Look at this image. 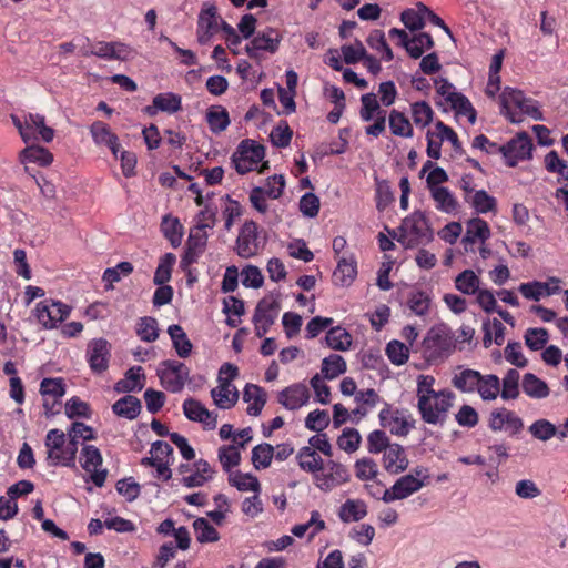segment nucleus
Masks as SVG:
<instances>
[{
	"mask_svg": "<svg viewBox=\"0 0 568 568\" xmlns=\"http://www.w3.org/2000/svg\"><path fill=\"white\" fill-rule=\"evenodd\" d=\"M168 113H175L181 109V97L175 93H160L153 98V105L148 106L149 114H153L152 109Z\"/></svg>",
	"mask_w": 568,
	"mask_h": 568,
	"instance_id": "nucleus-42",
	"label": "nucleus"
},
{
	"mask_svg": "<svg viewBox=\"0 0 568 568\" xmlns=\"http://www.w3.org/2000/svg\"><path fill=\"white\" fill-rule=\"evenodd\" d=\"M367 515L366 503L361 499H347L339 508L338 516L342 521H359Z\"/></svg>",
	"mask_w": 568,
	"mask_h": 568,
	"instance_id": "nucleus-36",
	"label": "nucleus"
},
{
	"mask_svg": "<svg viewBox=\"0 0 568 568\" xmlns=\"http://www.w3.org/2000/svg\"><path fill=\"white\" fill-rule=\"evenodd\" d=\"M274 457V447L271 444L263 443L252 449V464L255 469H265L270 467Z\"/></svg>",
	"mask_w": 568,
	"mask_h": 568,
	"instance_id": "nucleus-54",
	"label": "nucleus"
},
{
	"mask_svg": "<svg viewBox=\"0 0 568 568\" xmlns=\"http://www.w3.org/2000/svg\"><path fill=\"white\" fill-rule=\"evenodd\" d=\"M528 430L532 435V437L541 442H547L557 434L556 426L548 419L544 418L534 422L529 426Z\"/></svg>",
	"mask_w": 568,
	"mask_h": 568,
	"instance_id": "nucleus-62",
	"label": "nucleus"
},
{
	"mask_svg": "<svg viewBox=\"0 0 568 568\" xmlns=\"http://www.w3.org/2000/svg\"><path fill=\"white\" fill-rule=\"evenodd\" d=\"M382 464L390 475L404 473L409 466L406 449L402 445L393 443L383 454Z\"/></svg>",
	"mask_w": 568,
	"mask_h": 568,
	"instance_id": "nucleus-22",
	"label": "nucleus"
},
{
	"mask_svg": "<svg viewBox=\"0 0 568 568\" xmlns=\"http://www.w3.org/2000/svg\"><path fill=\"white\" fill-rule=\"evenodd\" d=\"M240 447L235 445L222 446L219 448V460L227 473L241 462Z\"/></svg>",
	"mask_w": 568,
	"mask_h": 568,
	"instance_id": "nucleus-61",
	"label": "nucleus"
},
{
	"mask_svg": "<svg viewBox=\"0 0 568 568\" xmlns=\"http://www.w3.org/2000/svg\"><path fill=\"white\" fill-rule=\"evenodd\" d=\"M133 50L130 45L119 41H99L91 45L90 50H83L84 57L95 55L104 60L125 61L132 57Z\"/></svg>",
	"mask_w": 568,
	"mask_h": 568,
	"instance_id": "nucleus-16",
	"label": "nucleus"
},
{
	"mask_svg": "<svg viewBox=\"0 0 568 568\" xmlns=\"http://www.w3.org/2000/svg\"><path fill=\"white\" fill-rule=\"evenodd\" d=\"M534 144L526 132L516 134L510 141L503 144L501 155L508 166L514 168L520 161L532 158Z\"/></svg>",
	"mask_w": 568,
	"mask_h": 568,
	"instance_id": "nucleus-10",
	"label": "nucleus"
},
{
	"mask_svg": "<svg viewBox=\"0 0 568 568\" xmlns=\"http://www.w3.org/2000/svg\"><path fill=\"white\" fill-rule=\"evenodd\" d=\"M176 261V257L173 253L164 254L159 262V265L155 270L153 282L156 285H165L171 278L172 267Z\"/></svg>",
	"mask_w": 568,
	"mask_h": 568,
	"instance_id": "nucleus-59",
	"label": "nucleus"
},
{
	"mask_svg": "<svg viewBox=\"0 0 568 568\" xmlns=\"http://www.w3.org/2000/svg\"><path fill=\"white\" fill-rule=\"evenodd\" d=\"M437 93L443 97L458 113L468 116L471 124L476 121V110L470 101L462 93L455 91V87L445 78L434 80Z\"/></svg>",
	"mask_w": 568,
	"mask_h": 568,
	"instance_id": "nucleus-8",
	"label": "nucleus"
},
{
	"mask_svg": "<svg viewBox=\"0 0 568 568\" xmlns=\"http://www.w3.org/2000/svg\"><path fill=\"white\" fill-rule=\"evenodd\" d=\"M424 487L423 480L412 474L399 477L390 488L385 489L381 497L384 503L403 500L417 493Z\"/></svg>",
	"mask_w": 568,
	"mask_h": 568,
	"instance_id": "nucleus-17",
	"label": "nucleus"
},
{
	"mask_svg": "<svg viewBox=\"0 0 568 568\" xmlns=\"http://www.w3.org/2000/svg\"><path fill=\"white\" fill-rule=\"evenodd\" d=\"M362 108L359 111L361 119L364 122H369L378 116H386V111L381 108V104L374 93H366L361 97Z\"/></svg>",
	"mask_w": 568,
	"mask_h": 568,
	"instance_id": "nucleus-43",
	"label": "nucleus"
},
{
	"mask_svg": "<svg viewBox=\"0 0 568 568\" xmlns=\"http://www.w3.org/2000/svg\"><path fill=\"white\" fill-rule=\"evenodd\" d=\"M71 310L61 301L45 298L36 304L32 313L43 329H53L70 316Z\"/></svg>",
	"mask_w": 568,
	"mask_h": 568,
	"instance_id": "nucleus-6",
	"label": "nucleus"
},
{
	"mask_svg": "<svg viewBox=\"0 0 568 568\" xmlns=\"http://www.w3.org/2000/svg\"><path fill=\"white\" fill-rule=\"evenodd\" d=\"M278 311L280 303L273 296H266L257 303L253 316L257 337H263L268 332L278 315Z\"/></svg>",
	"mask_w": 568,
	"mask_h": 568,
	"instance_id": "nucleus-13",
	"label": "nucleus"
},
{
	"mask_svg": "<svg viewBox=\"0 0 568 568\" xmlns=\"http://www.w3.org/2000/svg\"><path fill=\"white\" fill-rule=\"evenodd\" d=\"M412 116L416 125L425 128L433 121L434 111L426 101H419L412 104Z\"/></svg>",
	"mask_w": 568,
	"mask_h": 568,
	"instance_id": "nucleus-63",
	"label": "nucleus"
},
{
	"mask_svg": "<svg viewBox=\"0 0 568 568\" xmlns=\"http://www.w3.org/2000/svg\"><path fill=\"white\" fill-rule=\"evenodd\" d=\"M489 427L494 432L505 429L508 430L511 435H516L523 429L524 423L521 418L514 412L506 408H499L491 412L489 418Z\"/></svg>",
	"mask_w": 568,
	"mask_h": 568,
	"instance_id": "nucleus-21",
	"label": "nucleus"
},
{
	"mask_svg": "<svg viewBox=\"0 0 568 568\" xmlns=\"http://www.w3.org/2000/svg\"><path fill=\"white\" fill-rule=\"evenodd\" d=\"M219 386L211 390L214 404L222 409L233 407L239 399V392L227 378H217Z\"/></svg>",
	"mask_w": 568,
	"mask_h": 568,
	"instance_id": "nucleus-27",
	"label": "nucleus"
},
{
	"mask_svg": "<svg viewBox=\"0 0 568 568\" xmlns=\"http://www.w3.org/2000/svg\"><path fill=\"white\" fill-rule=\"evenodd\" d=\"M424 348L430 357H438L450 347V339L442 328H432L424 338Z\"/></svg>",
	"mask_w": 568,
	"mask_h": 568,
	"instance_id": "nucleus-30",
	"label": "nucleus"
},
{
	"mask_svg": "<svg viewBox=\"0 0 568 568\" xmlns=\"http://www.w3.org/2000/svg\"><path fill=\"white\" fill-rule=\"evenodd\" d=\"M430 196L438 211L447 214L457 212L459 206L458 201L448 187H434L430 192Z\"/></svg>",
	"mask_w": 568,
	"mask_h": 568,
	"instance_id": "nucleus-34",
	"label": "nucleus"
},
{
	"mask_svg": "<svg viewBox=\"0 0 568 568\" xmlns=\"http://www.w3.org/2000/svg\"><path fill=\"white\" fill-rule=\"evenodd\" d=\"M229 483L236 487L241 491H260V483L258 479L251 474H243L240 471L230 473Z\"/></svg>",
	"mask_w": 568,
	"mask_h": 568,
	"instance_id": "nucleus-55",
	"label": "nucleus"
},
{
	"mask_svg": "<svg viewBox=\"0 0 568 568\" xmlns=\"http://www.w3.org/2000/svg\"><path fill=\"white\" fill-rule=\"evenodd\" d=\"M183 412L190 420L200 422L209 429H214L217 425V415L207 410L199 400L185 399Z\"/></svg>",
	"mask_w": 568,
	"mask_h": 568,
	"instance_id": "nucleus-25",
	"label": "nucleus"
},
{
	"mask_svg": "<svg viewBox=\"0 0 568 568\" xmlns=\"http://www.w3.org/2000/svg\"><path fill=\"white\" fill-rule=\"evenodd\" d=\"M436 379L432 375H418L416 378L417 410L424 423L444 425L454 405L455 394L444 388L435 390Z\"/></svg>",
	"mask_w": 568,
	"mask_h": 568,
	"instance_id": "nucleus-1",
	"label": "nucleus"
},
{
	"mask_svg": "<svg viewBox=\"0 0 568 568\" xmlns=\"http://www.w3.org/2000/svg\"><path fill=\"white\" fill-rule=\"evenodd\" d=\"M40 393L44 397L43 406L47 412H52L49 405V398H52V405L61 399L65 393L64 384L61 378H44L40 384Z\"/></svg>",
	"mask_w": 568,
	"mask_h": 568,
	"instance_id": "nucleus-33",
	"label": "nucleus"
},
{
	"mask_svg": "<svg viewBox=\"0 0 568 568\" xmlns=\"http://www.w3.org/2000/svg\"><path fill=\"white\" fill-rule=\"evenodd\" d=\"M480 280L471 270H465L455 278L456 288L463 294L471 295L479 291Z\"/></svg>",
	"mask_w": 568,
	"mask_h": 568,
	"instance_id": "nucleus-51",
	"label": "nucleus"
},
{
	"mask_svg": "<svg viewBox=\"0 0 568 568\" xmlns=\"http://www.w3.org/2000/svg\"><path fill=\"white\" fill-rule=\"evenodd\" d=\"M88 362L95 373H102L108 368L110 357V344L104 338L92 341L88 345Z\"/></svg>",
	"mask_w": 568,
	"mask_h": 568,
	"instance_id": "nucleus-23",
	"label": "nucleus"
},
{
	"mask_svg": "<svg viewBox=\"0 0 568 568\" xmlns=\"http://www.w3.org/2000/svg\"><path fill=\"white\" fill-rule=\"evenodd\" d=\"M434 239L433 229L426 214L422 211H414L406 216L399 227L397 241L406 248H414L425 245Z\"/></svg>",
	"mask_w": 568,
	"mask_h": 568,
	"instance_id": "nucleus-2",
	"label": "nucleus"
},
{
	"mask_svg": "<svg viewBox=\"0 0 568 568\" xmlns=\"http://www.w3.org/2000/svg\"><path fill=\"white\" fill-rule=\"evenodd\" d=\"M161 232L173 247L181 245L183 237V225L178 217L169 214L164 215L161 222Z\"/></svg>",
	"mask_w": 568,
	"mask_h": 568,
	"instance_id": "nucleus-37",
	"label": "nucleus"
},
{
	"mask_svg": "<svg viewBox=\"0 0 568 568\" xmlns=\"http://www.w3.org/2000/svg\"><path fill=\"white\" fill-rule=\"evenodd\" d=\"M525 344L531 351H539L548 343L549 334L546 328H528L524 335Z\"/></svg>",
	"mask_w": 568,
	"mask_h": 568,
	"instance_id": "nucleus-64",
	"label": "nucleus"
},
{
	"mask_svg": "<svg viewBox=\"0 0 568 568\" xmlns=\"http://www.w3.org/2000/svg\"><path fill=\"white\" fill-rule=\"evenodd\" d=\"M243 399L248 404L247 414L257 416L266 403V393L257 385L247 384L243 390Z\"/></svg>",
	"mask_w": 568,
	"mask_h": 568,
	"instance_id": "nucleus-32",
	"label": "nucleus"
},
{
	"mask_svg": "<svg viewBox=\"0 0 568 568\" xmlns=\"http://www.w3.org/2000/svg\"><path fill=\"white\" fill-rule=\"evenodd\" d=\"M378 418L381 426L396 436L405 437L414 428V420L409 415H406L404 410L393 408L387 403L379 412Z\"/></svg>",
	"mask_w": 568,
	"mask_h": 568,
	"instance_id": "nucleus-11",
	"label": "nucleus"
},
{
	"mask_svg": "<svg viewBox=\"0 0 568 568\" xmlns=\"http://www.w3.org/2000/svg\"><path fill=\"white\" fill-rule=\"evenodd\" d=\"M282 36L273 28L258 32L245 47V52L252 59L260 60L262 52L275 53L278 50Z\"/></svg>",
	"mask_w": 568,
	"mask_h": 568,
	"instance_id": "nucleus-14",
	"label": "nucleus"
},
{
	"mask_svg": "<svg viewBox=\"0 0 568 568\" xmlns=\"http://www.w3.org/2000/svg\"><path fill=\"white\" fill-rule=\"evenodd\" d=\"M349 474L345 466L334 460L327 462L323 469L314 476L315 485L323 491H328L346 483Z\"/></svg>",
	"mask_w": 568,
	"mask_h": 568,
	"instance_id": "nucleus-15",
	"label": "nucleus"
},
{
	"mask_svg": "<svg viewBox=\"0 0 568 568\" xmlns=\"http://www.w3.org/2000/svg\"><path fill=\"white\" fill-rule=\"evenodd\" d=\"M357 274L356 262L351 258H341L333 273L334 283L341 286H348Z\"/></svg>",
	"mask_w": 568,
	"mask_h": 568,
	"instance_id": "nucleus-41",
	"label": "nucleus"
},
{
	"mask_svg": "<svg viewBox=\"0 0 568 568\" xmlns=\"http://www.w3.org/2000/svg\"><path fill=\"white\" fill-rule=\"evenodd\" d=\"M550 283L555 284L554 288H548L547 285L544 284V282H539V281L521 283L518 286V291L525 298L537 302L542 296H550V295L559 293L560 278H558L556 276H551Z\"/></svg>",
	"mask_w": 568,
	"mask_h": 568,
	"instance_id": "nucleus-26",
	"label": "nucleus"
},
{
	"mask_svg": "<svg viewBox=\"0 0 568 568\" xmlns=\"http://www.w3.org/2000/svg\"><path fill=\"white\" fill-rule=\"evenodd\" d=\"M325 342L332 349L347 351L352 345V336L345 328L336 326L327 332Z\"/></svg>",
	"mask_w": 568,
	"mask_h": 568,
	"instance_id": "nucleus-47",
	"label": "nucleus"
},
{
	"mask_svg": "<svg viewBox=\"0 0 568 568\" xmlns=\"http://www.w3.org/2000/svg\"><path fill=\"white\" fill-rule=\"evenodd\" d=\"M265 156V148L254 140H243L232 154V163L239 174L257 170L260 173L267 168V162L261 164Z\"/></svg>",
	"mask_w": 568,
	"mask_h": 568,
	"instance_id": "nucleus-4",
	"label": "nucleus"
},
{
	"mask_svg": "<svg viewBox=\"0 0 568 568\" xmlns=\"http://www.w3.org/2000/svg\"><path fill=\"white\" fill-rule=\"evenodd\" d=\"M103 458L98 447L83 445L80 452V464L90 474V478L97 487H102L108 476V470L101 468Z\"/></svg>",
	"mask_w": 568,
	"mask_h": 568,
	"instance_id": "nucleus-12",
	"label": "nucleus"
},
{
	"mask_svg": "<svg viewBox=\"0 0 568 568\" xmlns=\"http://www.w3.org/2000/svg\"><path fill=\"white\" fill-rule=\"evenodd\" d=\"M489 237L490 229L488 223L479 217H475L467 222L466 233L462 242L466 252H474V244L476 242L484 244Z\"/></svg>",
	"mask_w": 568,
	"mask_h": 568,
	"instance_id": "nucleus-24",
	"label": "nucleus"
},
{
	"mask_svg": "<svg viewBox=\"0 0 568 568\" xmlns=\"http://www.w3.org/2000/svg\"><path fill=\"white\" fill-rule=\"evenodd\" d=\"M158 369L161 385L171 393H180L189 378L187 366L178 361H163Z\"/></svg>",
	"mask_w": 568,
	"mask_h": 568,
	"instance_id": "nucleus-9",
	"label": "nucleus"
},
{
	"mask_svg": "<svg viewBox=\"0 0 568 568\" xmlns=\"http://www.w3.org/2000/svg\"><path fill=\"white\" fill-rule=\"evenodd\" d=\"M206 121L212 132L220 133L230 124L229 113L222 106H212L206 113Z\"/></svg>",
	"mask_w": 568,
	"mask_h": 568,
	"instance_id": "nucleus-53",
	"label": "nucleus"
},
{
	"mask_svg": "<svg viewBox=\"0 0 568 568\" xmlns=\"http://www.w3.org/2000/svg\"><path fill=\"white\" fill-rule=\"evenodd\" d=\"M500 392V379L495 374H479L475 385H474V394H478V396L484 402L495 400Z\"/></svg>",
	"mask_w": 568,
	"mask_h": 568,
	"instance_id": "nucleus-28",
	"label": "nucleus"
},
{
	"mask_svg": "<svg viewBox=\"0 0 568 568\" xmlns=\"http://www.w3.org/2000/svg\"><path fill=\"white\" fill-rule=\"evenodd\" d=\"M389 129L394 135L402 138L413 136V126L404 113L392 110L389 113Z\"/></svg>",
	"mask_w": 568,
	"mask_h": 568,
	"instance_id": "nucleus-49",
	"label": "nucleus"
},
{
	"mask_svg": "<svg viewBox=\"0 0 568 568\" xmlns=\"http://www.w3.org/2000/svg\"><path fill=\"white\" fill-rule=\"evenodd\" d=\"M519 372L515 368L508 369L500 383V396L503 399H516L519 396Z\"/></svg>",
	"mask_w": 568,
	"mask_h": 568,
	"instance_id": "nucleus-48",
	"label": "nucleus"
},
{
	"mask_svg": "<svg viewBox=\"0 0 568 568\" xmlns=\"http://www.w3.org/2000/svg\"><path fill=\"white\" fill-rule=\"evenodd\" d=\"M345 372L346 362L341 355L332 354L322 362V373L327 379H334Z\"/></svg>",
	"mask_w": 568,
	"mask_h": 568,
	"instance_id": "nucleus-52",
	"label": "nucleus"
},
{
	"mask_svg": "<svg viewBox=\"0 0 568 568\" xmlns=\"http://www.w3.org/2000/svg\"><path fill=\"white\" fill-rule=\"evenodd\" d=\"M90 133L98 145H105L111 150L114 156L118 155L120 143L118 136L111 131L108 124L102 121H95L90 126Z\"/></svg>",
	"mask_w": 568,
	"mask_h": 568,
	"instance_id": "nucleus-29",
	"label": "nucleus"
},
{
	"mask_svg": "<svg viewBox=\"0 0 568 568\" xmlns=\"http://www.w3.org/2000/svg\"><path fill=\"white\" fill-rule=\"evenodd\" d=\"M367 44L382 53V58L389 62L394 59V54H393V51L392 49L389 48V45L387 44L386 42V39H385V34L382 30L379 29H375L373 30L368 37H367Z\"/></svg>",
	"mask_w": 568,
	"mask_h": 568,
	"instance_id": "nucleus-57",
	"label": "nucleus"
},
{
	"mask_svg": "<svg viewBox=\"0 0 568 568\" xmlns=\"http://www.w3.org/2000/svg\"><path fill=\"white\" fill-rule=\"evenodd\" d=\"M207 224L195 225L191 229L186 250L182 258V264L190 265L197 262L199 257L204 253L207 243Z\"/></svg>",
	"mask_w": 568,
	"mask_h": 568,
	"instance_id": "nucleus-18",
	"label": "nucleus"
},
{
	"mask_svg": "<svg viewBox=\"0 0 568 568\" xmlns=\"http://www.w3.org/2000/svg\"><path fill=\"white\" fill-rule=\"evenodd\" d=\"M141 408L142 405L140 399L132 395H125L112 405V410L116 416L130 420L135 419L139 416Z\"/></svg>",
	"mask_w": 568,
	"mask_h": 568,
	"instance_id": "nucleus-35",
	"label": "nucleus"
},
{
	"mask_svg": "<svg viewBox=\"0 0 568 568\" xmlns=\"http://www.w3.org/2000/svg\"><path fill=\"white\" fill-rule=\"evenodd\" d=\"M296 459L301 469L307 473L317 474L323 469V459L321 456L311 447L305 446L302 447L297 455Z\"/></svg>",
	"mask_w": 568,
	"mask_h": 568,
	"instance_id": "nucleus-38",
	"label": "nucleus"
},
{
	"mask_svg": "<svg viewBox=\"0 0 568 568\" xmlns=\"http://www.w3.org/2000/svg\"><path fill=\"white\" fill-rule=\"evenodd\" d=\"M141 378H144L143 368L141 366L131 367L126 372L125 378L115 383L114 389L118 393H131L135 390L139 392L144 386L140 382Z\"/></svg>",
	"mask_w": 568,
	"mask_h": 568,
	"instance_id": "nucleus-39",
	"label": "nucleus"
},
{
	"mask_svg": "<svg viewBox=\"0 0 568 568\" xmlns=\"http://www.w3.org/2000/svg\"><path fill=\"white\" fill-rule=\"evenodd\" d=\"M310 399V390L303 383H295L277 395L278 403L288 410H296L306 405Z\"/></svg>",
	"mask_w": 568,
	"mask_h": 568,
	"instance_id": "nucleus-20",
	"label": "nucleus"
},
{
	"mask_svg": "<svg viewBox=\"0 0 568 568\" xmlns=\"http://www.w3.org/2000/svg\"><path fill=\"white\" fill-rule=\"evenodd\" d=\"M138 336L144 342H154L159 337L158 321L154 317H141L136 327Z\"/></svg>",
	"mask_w": 568,
	"mask_h": 568,
	"instance_id": "nucleus-60",
	"label": "nucleus"
},
{
	"mask_svg": "<svg viewBox=\"0 0 568 568\" xmlns=\"http://www.w3.org/2000/svg\"><path fill=\"white\" fill-rule=\"evenodd\" d=\"M501 114H504L511 123H519L520 119L511 112L510 106L515 105L523 113L531 116L534 120H541L542 114L537 105V102L530 98L525 97L523 91L506 87L500 97Z\"/></svg>",
	"mask_w": 568,
	"mask_h": 568,
	"instance_id": "nucleus-5",
	"label": "nucleus"
},
{
	"mask_svg": "<svg viewBox=\"0 0 568 568\" xmlns=\"http://www.w3.org/2000/svg\"><path fill=\"white\" fill-rule=\"evenodd\" d=\"M217 10L214 6H209L201 10L197 19L196 38L200 44H207L212 37L219 30Z\"/></svg>",
	"mask_w": 568,
	"mask_h": 568,
	"instance_id": "nucleus-19",
	"label": "nucleus"
},
{
	"mask_svg": "<svg viewBox=\"0 0 568 568\" xmlns=\"http://www.w3.org/2000/svg\"><path fill=\"white\" fill-rule=\"evenodd\" d=\"M358 406L352 410L353 415L365 416L369 409L374 408L379 402V395L372 388L358 390L354 396Z\"/></svg>",
	"mask_w": 568,
	"mask_h": 568,
	"instance_id": "nucleus-45",
	"label": "nucleus"
},
{
	"mask_svg": "<svg viewBox=\"0 0 568 568\" xmlns=\"http://www.w3.org/2000/svg\"><path fill=\"white\" fill-rule=\"evenodd\" d=\"M465 202L479 214H485L496 210V199L489 195L485 190H479L474 194L467 195Z\"/></svg>",
	"mask_w": 568,
	"mask_h": 568,
	"instance_id": "nucleus-46",
	"label": "nucleus"
},
{
	"mask_svg": "<svg viewBox=\"0 0 568 568\" xmlns=\"http://www.w3.org/2000/svg\"><path fill=\"white\" fill-rule=\"evenodd\" d=\"M521 387L524 393L531 398L542 399L549 395L547 384L532 373H526L524 375Z\"/></svg>",
	"mask_w": 568,
	"mask_h": 568,
	"instance_id": "nucleus-40",
	"label": "nucleus"
},
{
	"mask_svg": "<svg viewBox=\"0 0 568 568\" xmlns=\"http://www.w3.org/2000/svg\"><path fill=\"white\" fill-rule=\"evenodd\" d=\"M265 246V241L260 236L258 226L254 221H246L240 229L235 251L242 258L256 256Z\"/></svg>",
	"mask_w": 568,
	"mask_h": 568,
	"instance_id": "nucleus-7",
	"label": "nucleus"
},
{
	"mask_svg": "<svg viewBox=\"0 0 568 568\" xmlns=\"http://www.w3.org/2000/svg\"><path fill=\"white\" fill-rule=\"evenodd\" d=\"M244 302L235 296H229L223 300V313L227 315L226 324L230 327H236L240 320L232 318V316L240 317L244 314Z\"/></svg>",
	"mask_w": 568,
	"mask_h": 568,
	"instance_id": "nucleus-56",
	"label": "nucleus"
},
{
	"mask_svg": "<svg viewBox=\"0 0 568 568\" xmlns=\"http://www.w3.org/2000/svg\"><path fill=\"white\" fill-rule=\"evenodd\" d=\"M47 459L51 466L75 467L78 447L60 429H51L45 436Z\"/></svg>",
	"mask_w": 568,
	"mask_h": 568,
	"instance_id": "nucleus-3",
	"label": "nucleus"
},
{
	"mask_svg": "<svg viewBox=\"0 0 568 568\" xmlns=\"http://www.w3.org/2000/svg\"><path fill=\"white\" fill-rule=\"evenodd\" d=\"M168 334L172 339L173 347L178 355L182 358L187 357L192 352V343L187 338L184 329L180 325L173 324L169 326Z\"/></svg>",
	"mask_w": 568,
	"mask_h": 568,
	"instance_id": "nucleus-44",
	"label": "nucleus"
},
{
	"mask_svg": "<svg viewBox=\"0 0 568 568\" xmlns=\"http://www.w3.org/2000/svg\"><path fill=\"white\" fill-rule=\"evenodd\" d=\"M196 540L201 544L214 542L220 539L217 530L205 519L197 518L193 523Z\"/></svg>",
	"mask_w": 568,
	"mask_h": 568,
	"instance_id": "nucleus-58",
	"label": "nucleus"
},
{
	"mask_svg": "<svg viewBox=\"0 0 568 568\" xmlns=\"http://www.w3.org/2000/svg\"><path fill=\"white\" fill-rule=\"evenodd\" d=\"M480 372L459 365L455 368L452 385L463 394H474V385Z\"/></svg>",
	"mask_w": 568,
	"mask_h": 568,
	"instance_id": "nucleus-31",
	"label": "nucleus"
},
{
	"mask_svg": "<svg viewBox=\"0 0 568 568\" xmlns=\"http://www.w3.org/2000/svg\"><path fill=\"white\" fill-rule=\"evenodd\" d=\"M21 156L23 161L37 163L40 166H48L53 161L52 153L45 148L39 145L27 146L22 152Z\"/></svg>",
	"mask_w": 568,
	"mask_h": 568,
	"instance_id": "nucleus-50",
	"label": "nucleus"
}]
</instances>
